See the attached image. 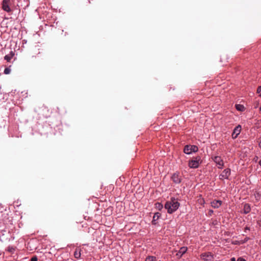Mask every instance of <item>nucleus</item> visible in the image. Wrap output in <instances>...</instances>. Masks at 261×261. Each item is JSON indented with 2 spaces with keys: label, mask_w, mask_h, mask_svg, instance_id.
I'll use <instances>...</instances> for the list:
<instances>
[{
  "label": "nucleus",
  "mask_w": 261,
  "mask_h": 261,
  "mask_svg": "<svg viewBox=\"0 0 261 261\" xmlns=\"http://www.w3.org/2000/svg\"><path fill=\"white\" fill-rule=\"evenodd\" d=\"M258 160V157L257 156H255L254 159H253V160L255 161V162H257Z\"/></svg>",
  "instance_id": "26"
},
{
  "label": "nucleus",
  "mask_w": 261,
  "mask_h": 261,
  "mask_svg": "<svg viewBox=\"0 0 261 261\" xmlns=\"http://www.w3.org/2000/svg\"><path fill=\"white\" fill-rule=\"evenodd\" d=\"M213 212V211L212 210H210V213H212Z\"/></svg>",
  "instance_id": "30"
},
{
  "label": "nucleus",
  "mask_w": 261,
  "mask_h": 261,
  "mask_svg": "<svg viewBox=\"0 0 261 261\" xmlns=\"http://www.w3.org/2000/svg\"><path fill=\"white\" fill-rule=\"evenodd\" d=\"M155 205H156V207H157L159 210H161L163 207L162 204H161L160 203H157L155 204Z\"/></svg>",
  "instance_id": "21"
},
{
  "label": "nucleus",
  "mask_w": 261,
  "mask_h": 261,
  "mask_svg": "<svg viewBox=\"0 0 261 261\" xmlns=\"http://www.w3.org/2000/svg\"><path fill=\"white\" fill-rule=\"evenodd\" d=\"M199 161L200 159L199 158L197 160V158L196 160H192L189 162V166L191 168H197L198 167L199 165Z\"/></svg>",
  "instance_id": "6"
},
{
  "label": "nucleus",
  "mask_w": 261,
  "mask_h": 261,
  "mask_svg": "<svg viewBox=\"0 0 261 261\" xmlns=\"http://www.w3.org/2000/svg\"><path fill=\"white\" fill-rule=\"evenodd\" d=\"M145 261H156V259L154 256H149L146 258Z\"/></svg>",
  "instance_id": "17"
},
{
  "label": "nucleus",
  "mask_w": 261,
  "mask_h": 261,
  "mask_svg": "<svg viewBox=\"0 0 261 261\" xmlns=\"http://www.w3.org/2000/svg\"><path fill=\"white\" fill-rule=\"evenodd\" d=\"M81 255V250L79 249H76L75 251H74V257L78 259V258H79L80 257Z\"/></svg>",
  "instance_id": "12"
},
{
  "label": "nucleus",
  "mask_w": 261,
  "mask_h": 261,
  "mask_svg": "<svg viewBox=\"0 0 261 261\" xmlns=\"http://www.w3.org/2000/svg\"><path fill=\"white\" fill-rule=\"evenodd\" d=\"M251 210L250 205L248 204H245L244 206V213L247 214L250 212Z\"/></svg>",
  "instance_id": "13"
},
{
  "label": "nucleus",
  "mask_w": 261,
  "mask_h": 261,
  "mask_svg": "<svg viewBox=\"0 0 261 261\" xmlns=\"http://www.w3.org/2000/svg\"><path fill=\"white\" fill-rule=\"evenodd\" d=\"M187 251V248L185 247H181L178 251V252L176 253V256L178 257H181L182 255L185 254Z\"/></svg>",
  "instance_id": "9"
},
{
  "label": "nucleus",
  "mask_w": 261,
  "mask_h": 261,
  "mask_svg": "<svg viewBox=\"0 0 261 261\" xmlns=\"http://www.w3.org/2000/svg\"><path fill=\"white\" fill-rule=\"evenodd\" d=\"M222 204L221 200H214L211 202V205L214 208H218Z\"/></svg>",
  "instance_id": "10"
},
{
  "label": "nucleus",
  "mask_w": 261,
  "mask_h": 261,
  "mask_svg": "<svg viewBox=\"0 0 261 261\" xmlns=\"http://www.w3.org/2000/svg\"><path fill=\"white\" fill-rule=\"evenodd\" d=\"M112 212V208L111 207H108L106 211H105V215H110Z\"/></svg>",
  "instance_id": "15"
},
{
  "label": "nucleus",
  "mask_w": 261,
  "mask_h": 261,
  "mask_svg": "<svg viewBox=\"0 0 261 261\" xmlns=\"http://www.w3.org/2000/svg\"><path fill=\"white\" fill-rule=\"evenodd\" d=\"M230 175V169L229 168L225 169L220 174L219 178L220 179H228Z\"/></svg>",
  "instance_id": "4"
},
{
  "label": "nucleus",
  "mask_w": 261,
  "mask_h": 261,
  "mask_svg": "<svg viewBox=\"0 0 261 261\" xmlns=\"http://www.w3.org/2000/svg\"><path fill=\"white\" fill-rule=\"evenodd\" d=\"M14 56V52L11 51L9 54L6 55L4 57V59H5V60H7L8 62H10Z\"/></svg>",
  "instance_id": "11"
},
{
  "label": "nucleus",
  "mask_w": 261,
  "mask_h": 261,
  "mask_svg": "<svg viewBox=\"0 0 261 261\" xmlns=\"http://www.w3.org/2000/svg\"><path fill=\"white\" fill-rule=\"evenodd\" d=\"M231 261H236V259L234 257L231 258Z\"/></svg>",
  "instance_id": "27"
},
{
  "label": "nucleus",
  "mask_w": 261,
  "mask_h": 261,
  "mask_svg": "<svg viewBox=\"0 0 261 261\" xmlns=\"http://www.w3.org/2000/svg\"><path fill=\"white\" fill-rule=\"evenodd\" d=\"M259 110L261 111V107L259 108Z\"/></svg>",
  "instance_id": "31"
},
{
  "label": "nucleus",
  "mask_w": 261,
  "mask_h": 261,
  "mask_svg": "<svg viewBox=\"0 0 261 261\" xmlns=\"http://www.w3.org/2000/svg\"><path fill=\"white\" fill-rule=\"evenodd\" d=\"M200 257L205 261H213L214 259V255L210 252L201 254Z\"/></svg>",
  "instance_id": "3"
},
{
  "label": "nucleus",
  "mask_w": 261,
  "mask_h": 261,
  "mask_svg": "<svg viewBox=\"0 0 261 261\" xmlns=\"http://www.w3.org/2000/svg\"><path fill=\"white\" fill-rule=\"evenodd\" d=\"M161 216V214L159 213H156L154 214L153 217V220H152V222H153L154 221H156Z\"/></svg>",
  "instance_id": "16"
},
{
  "label": "nucleus",
  "mask_w": 261,
  "mask_h": 261,
  "mask_svg": "<svg viewBox=\"0 0 261 261\" xmlns=\"http://www.w3.org/2000/svg\"><path fill=\"white\" fill-rule=\"evenodd\" d=\"M237 261H246V260L242 257H239Z\"/></svg>",
  "instance_id": "25"
},
{
  "label": "nucleus",
  "mask_w": 261,
  "mask_h": 261,
  "mask_svg": "<svg viewBox=\"0 0 261 261\" xmlns=\"http://www.w3.org/2000/svg\"><path fill=\"white\" fill-rule=\"evenodd\" d=\"M213 161L217 164V165H219V168H222L223 166V161L221 159V157L218 156H216L214 158H213Z\"/></svg>",
  "instance_id": "7"
},
{
  "label": "nucleus",
  "mask_w": 261,
  "mask_h": 261,
  "mask_svg": "<svg viewBox=\"0 0 261 261\" xmlns=\"http://www.w3.org/2000/svg\"><path fill=\"white\" fill-rule=\"evenodd\" d=\"M241 129H242L241 125H238V126L235 127V128L233 129V130H241Z\"/></svg>",
  "instance_id": "20"
},
{
  "label": "nucleus",
  "mask_w": 261,
  "mask_h": 261,
  "mask_svg": "<svg viewBox=\"0 0 261 261\" xmlns=\"http://www.w3.org/2000/svg\"><path fill=\"white\" fill-rule=\"evenodd\" d=\"M198 150V147L196 145H187L184 147V152L186 154H190L192 152H197Z\"/></svg>",
  "instance_id": "2"
},
{
  "label": "nucleus",
  "mask_w": 261,
  "mask_h": 261,
  "mask_svg": "<svg viewBox=\"0 0 261 261\" xmlns=\"http://www.w3.org/2000/svg\"><path fill=\"white\" fill-rule=\"evenodd\" d=\"M240 134V132L239 133L236 134V132H232L231 136L233 139H236L238 135Z\"/></svg>",
  "instance_id": "19"
},
{
  "label": "nucleus",
  "mask_w": 261,
  "mask_h": 261,
  "mask_svg": "<svg viewBox=\"0 0 261 261\" xmlns=\"http://www.w3.org/2000/svg\"><path fill=\"white\" fill-rule=\"evenodd\" d=\"M179 203L174 198H172L170 201L166 202L165 205V208L169 214H172L175 212L179 206Z\"/></svg>",
  "instance_id": "1"
},
{
  "label": "nucleus",
  "mask_w": 261,
  "mask_h": 261,
  "mask_svg": "<svg viewBox=\"0 0 261 261\" xmlns=\"http://www.w3.org/2000/svg\"><path fill=\"white\" fill-rule=\"evenodd\" d=\"M11 72V69L9 67H8V68H6L4 70V73L5 74H8L10 73Z\"/></svg>",
  "instance_id": "18"
},
{
  "label": "nucleus",
  "mask_w": 261,
  "mask_h": 261,
  "mask_svg": "<svg viewBox=\"0 0 261 261\" xmlns=\"http://www.w3.org/2000/svg\"><path fill=\"white\" fill-rule=\"evenodd\" d=\"M171 178L175 184H179L181 182L180 178L178 174H173Z\"/></svg>",
  "instance_id": "8"
},
{
  "label": "nucleus",
  "mask_w": 261,
  "mask_h": 261,
  "mask_svg": "<svg viewBox=\"0 0 261 261\" xmlns=\"http://www.w3.org/2000/svg\"><path fill=\"white\" fill-rule=\"evenodd\" d=\"M31 261H38V258L36 256H34L31 258Z\"/></svg>",
  "instance_id": "24"
},
{
  "label": "nucleus",
  "mask_w": 261,
  "mask_h": 261,
  "mask_svg": "<svg viewBox=\"0 0 261 261\" xmlns=\"http://www.w3.org/2000/svg\"><path fill=\"white\" fill-rule=\"evenodd\" d=\"M260 180H261V179H260Z\"/></svg>",
  "instance_id": "32"
},
{
  "label": "nucleus",
  "mask_w": 261,
  "mask_h": 261,
  "mask_svg": "<svg viewBox=\"0 0 261 261\" xmlns=\"http://www.w3.org/2000/svg\"><path fill=\"white\" fill-rule=\"evenodd\" d=\"M10 3V0H3L2 2V8L7 12H10L11 11L9 7Z\"/></svg>",
  "instance_id": "5"
},
{
  "label": "nucleus",
  "mask_w": 261,
  "mask_h": 261,
  "mask_svg": "<svg viewBox=\"0 0 261 261\" xmlns=\"http://www.w3.org/2000/svg\"><path fill=\"white\" fill-rule=\"evenodd\" d=\"M257 92L259 94V96L261 97V86L257 88Z\"/></svg>",
  "instance_id": "22"
},
{
  "label": "nucleus",
  "mask_w": 261,
  "mask_h": 261,
  "mask_svg": "<svg viewBox=\"0 0 261 261\" xmlns=\"http://www.w3.org/2000/svg\"><path fill=\"white\" fill-rule=\"evenodd\" d=\"M258 145H259V147L261 148V141L259 142Z\"/></svg>",
  "instance_id": "28"
},
{
  "label": "nucleus",
  "mask_w": 261,
  "mask_h": 261,
  "mask_svg": "<svg viewBox=\"0 0 261 261\" xmlns=\"http://www.w3.org/2000/svg\"><path fill=\"white\" fill-rule=\"evenodd\" d=\"M14 248L12 247H9L8 249V250L11 252H12L14 251Z\"/></svg>",
  "instance_id": "23"
},
{
  "label": "nucleus",
  "mask_w": 261,
  "mask_h": 261,
  "mask_svg": "<svg viewBox=\"0 0 261 261\" xmlns=\"http://www.w3.org/2000/svg\"><path fill=\"white\" fill-rule=\"evenodd\" d=\"M259 164L260 166H261V160L259 162Z\"/></svg>",
  "instance_id": "29"
},
{
  "label": "nucleus",
  "mask_w": 261,
  "mask_h": 261,
  "mask_svg": "<svg viewBox=\"0 0 261 261\" xmlns=\"http://www.w3.org/2000/svg\"><path fill=\"white\" fill-rule=\"evenodd\" d=\"M236 108L238 111L241 112H242L245 110L244 107L243 105L240 104L236 105Z\"/></svg>",
  "instance_id": "14"
}]
</instances>
